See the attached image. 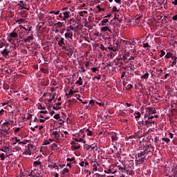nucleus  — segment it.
Here are the masks:
<instances>
[{
  "label": "nucleus",
  "instance_id": "f257e3e1",
  "mask_svg": "<svg viewBox=\"0 0 177 177\" xmlns=\"http://www.w3.org/2000/svg\"><path fill=\"white\" fill-rule=\"evenodd\" d=\"M60 12H61L59 15V17L62 19V20H64V21H66L67 19H68V17H70V11H64L63 10H60Z\"/></svg>",
  "mask_w": 177,
  "mask_h": 177
},
{
  "label": "nucleus",
  "instance_id": "f03ea898",
  "mask_svg": "<svg viewBox=\"0 0 177 177\" xmlns=\"http://www.w3.org/2000/svg\"><path fill=\"white\" fill-rule=\"evenodd\" d=\"M17 31H20L18 28H16L12 32L10 33V38H19V34H17Z\"/></svg>",
  "mask_w": 177,
  "mask_h": 177
},
{
  "label": "nucleus",
  "instance_id": "7ed1b4c3",
  "mask_svg": "<svg viewBox=\"0 0 177 177\" xmlns=\"http://www.w3.org/2000/svg\"><path fill=\"white\" fill-rule=\"evenodd\" d=\"M140 122H142V125H145V127H147V128H149V125L151 124H155V121H153V120H142Z\"/></svg>",
  "mask_w": 177,
  "mask_h": 177
},
{
  "label": "nucleus",
  "instance_id": "20e7f679",
  "mask_svg": "<svg viewBox=\"0 0 177 177\" xmlns=\"http://www.w3.org/2000/svg\"><path fill=\"white\" fill-rule=\"evenodd\" d=\"M148 111V114H156L157 111L156 110V108H151V107H148L147 109Z\"/></svg>",
  "mask_w": 177,
  "mask_h": 177
},
{
  "label": "nucleus",
  "instance_id": "39448f33",
  "mask_svg": "<svg viewBox=\"0 0 177 177\" xmlns=\"http://www.w3.org/2000/svg\"><path fill=\"white\" fill-rule=\"evenodd\" d=\"M34 39V35H30V36H28L26 38L24 39V42H31V41H32Z\"/></svg>",
  "mask_w": 177,
  "mask_h": 177
},
{
  "label": "nucleus",
  "instance_id": "423d86ee",
  "mask_svg": "<svg viewBox=\"0 0 177 177\" xmlns=\"http://www.w3.org/2000/svg\"><path fill=\"white\" fill-rule=\"evenodd\" d=\"M171 60H173L172 63L170 64L171 67H174V66L176 65L177 63V57L176 56H173L171 57Z\"/></svg>",
  "mask_w": 177,
  "mask_h": 177
},
{
  "label": "nucleus",
  "instance_id": "0eeeda50",
  "mask_svg": "<svg viewBox=\"0 0 177 177\" xmlns=\"http://www.w3.org/2000/svg\"><path fill=\"white\" fill-rule=\"evenodd\" d=\"M101 31H102L103 32H106V31H109V32H113L111 31V29H110V28H109L108 26H104L101 28Z\"/></svg>",
  "mask_w": 177,
  "mask_h": 177
},
{
  "label": "nucleus",
  "instance_id": "6e6552de",
  "mask_svg": "<svg viewBox=\"0 0 177 177\" xmlns=\"http://www.w3.org/2000/svg\"><path fill=\"white\" fill-rule=\"evenodd\" d=\"M64 37H65V38H66V39L68 38L73 39V32L65 33Z\"/></svg>",
  "mask_w": 177,
  "mask_h": 177
},
{
  "label": "nucleus",
  "instance_id": "1a4fd4ad",
  "mask_svg": "<svg viewBox=\"0 0 177 177\" xmlns=\"http://www.w3.org/2000/svg\"><path fill=\"white\" fill-rule=\"evenodd\" d=\"M101 24H102V26H107V25L110 24V21H109V20L107 19H104L101 21Z\"/></svg>",
  "mask_w": 177,
  "mask_h": 177
},
{
  "label": "nucleus",
  "instance_id": "9d476101",
  "mask_svg": "<svg viewBox=\"0 0 177 177\" xmlns=\"http://www.w3.org/2000/svg\"><path fill=\"white\" fill-rule=\"evenodd\" d=\"M9 53L10 51L6 48L3 51L1 52V54L3 55V56H8Z\"/></svg>",
  "mask_w": 177,
  "mask_h": 177
},
{
  "label": "nucleus",
  "instance_id": "9b49d317",
  "mask_svg": "<svg viewBox=\"0 0 177 177\" xmlns=\"http://www.w3.org/2000/svg\"><path fill=\"white\" fill-rule=\"evenodd\" d=\"M58 45L62 47L64 46V45H66V44L64 43V38L62 37L61 39L58 41Z\"/></svg>",
  "mask_w": 177,
  "mask_h": 177
},
{
  "label": "nucleus",
  "instance_id": "f8f14e48",
  "mask_svg": "<svg viewBox=\"0 0 177 177\" xmlns=\"http://www.w3.org/2000/svg\"><path fill=\"white\" fill-rule=\"evenodd\" d=\"M48 168L53 169V168H57V165L56 163L51 162V164L48 165Z\"/></svg>",
  "mask_w": 177,
  "mask_h": 177
},
{
  "label": "nucleus",
  "instance_id": "ddd939ff",
  "mask_svg": "<svg viewBox=\"0 0 177 177\" xmlns=\"http://www.w3.org/2000/svg\"><path fill=\"white\" fill-rule=\"evenodd\" d=\"M8 133H9L6 130H1L0 131V135H1V136H7Z\"/></svg>",
  "mask_w": 177,
  "mask_h": 177
},
{
  "label": "nucleus",
  "instance_id": "4468645a",
  "mask_svg": "<svg viewBox=\"0 0 177 177\" xmlns=\"http://www.w3.org/2000/svg\"><path fill=\"white\" fill-rule=\"evenodd\" d=\"M171 58L174 57L173 54L171 53V52L167 53L166 54V55L165 56V59H171Z\"/></svg>",
  "mask_w": 177,
  "mask_h": 177
},
{
  "label": "nucleus",
  "instance_id": "2eb2a0df",
  "mask_svg": "<svg viewBox=\"0 0 177 177\" xmlns=\"http://www.w3.org/2000/svg\"><path fill=\"white\" fill-rule=\"evenodd\" d=\"M1 151H3L4 153H8L9 151V147L6 146L1 149Z\"/></svg>",
  "mask_w": 177,
  "mask_h": 177
},
{
  "label": "nucleus",
  "instance_id": "dca6fc26",
  "mask_svg": "<svg viewBox=\"0 0 177 177\" xmlns=\"http://www.w3.org/2000/svg\"><path fill=\"white\" fill-rule=\"evenodd\" d=\"M75 85H82V77H79V80L75 82Z\"/></svg>",
  "mask_w": 177,
  "mask_h": 177
},
{
  "label": "nucleus",
  "instance_id": "f3484780",
  "mask_svg": "<svg viewBox=\"0 0 177 177\" xmlns=\"http://www.w3.org/2000/svg\"><path fill=\"white\" fill-rule=\"evenodd\" d=\"M118 137H117V133H113L112 136H111V140H112V142H115V140H117Z\"/></svg>",
  "mask_w": 177,
  "mask_h": 177
},
{
  "label": "nucleus",
  "instance_id": "a211bd4d",
  "mask_svg": "<svg viewBox=\"0 0 177 177\" xmlns=\"http://www.w3.org/2000/svg\"><path fill=\"white\" fill-rule=\"evenodd\" d=\"M73 147L75 150H78L80 149L81 146H80V144L78 143H75Z\"/></svg>",
  "mask_w": 177,
  "mask_h": 177
},
{
  "label": "nucleus",
  "instance_id": "6ab92c4d",
  "mask_svg": "<svg viewBox=\"0 0 177 177\" xmlns=\"http://www.w3.org/2000/svg\"><path fill=\"white\" fill-rule=\"evenodd\" d=\"M86 132L87 136H92V135H93V132H92V131H90L89 129H86Z\"/></svg>",
  "mask_w": 177,
  "mask_h": 177
},
{
  "label": "nucleus",
  "instance_id": "aec40b11",
  "mask_svg": "<svg viewBox=\"0 0 177 177\" xmlns=\"http://www.w3.org/2000/svg\"><path fill=\"white\" fill-rule=\"evenodd\" d=\"M54 26H55V27H59V28H62V27H63V23L58 21Z\"/></svg>",
  "mask_w": 177,
  "mask_h": 177
},
{
  "label": "nucleus",
  "instance_id": "412c9836",
  "mask_svg": "<svg viewBox=\"0 0 177 177\" xmlns=\"http://www.w3.org/2000/svg\"><path fill=\"white\" fill-rule=\"evenodd\" d=\"M134 115H135V118H140V117H142L140 112H137V111L134 113Z\"/></svg>",
  "mask_w": 177,
  "mask_h": 177
},
{
  "label": "nucleus",
  "instance_id": "4be33fe9",
  "mask_svg": "<svg viewBox=\"0 0 177 177\" xmlns=\"http://www.w3.org/2000/svg\"><path fill=\"white\" fill-rule=\"evenodd\" d=\"M53 135L55 138H60V134L57 131H53Z\"/></svg>",
  "mask_w": 177,
  "mask_h": 177
},
{
  "label": "nucleus",
  "instance_id": "5701e85b",
  "mask_svg": "<svg viewBox=\"0 0 177 177\" xmlns=\"http://www.w3.org/2000/svg\"><path fill=\"white\" fill-rule=\"evenodd\" d=\"M66 161H69V162H73V164H74L75 162V158H68L66 159Z\"/></svg>",
  "mask_w": 177,
  "mask_h": 177
},
{
  "label": "nucleus",
  "instance_id": "b1692460",
  "mask_svg": "<svg viewBox=\"0 0 177 177\" xmlns=\"http://www.w3.org/2000/svg\"><path fill=\"white\" fill-rule=\"evenodd\" d=\"M149 149H153V146L147 145L145 148H144V151H149Z\"/></svg>",
  "mask_w": 177,
  "mask_h": 177
},
{
  "label": "nucleus",
  "instance_id": "393cba45",
  "mask_svg": "<svg viewBox=\"0 0 177 177\" xmlns=\"http://www.w3.org/2000/svg\"><path fill=\"white\" fill-rule=\"evenodd\" d=\"M149 73H145L144 75L141 77V78H142L143 80H147V78H149Z\"/></svg>",
  "mask_w": 177,
  "mask_h": 177
},
{
  "label": "nucleus",
  "instance_id": "a878e982",
  "mask_svg": "<svg viewBox=\"0 0 177 177\" xmlns=\"http://www.w3.org/2000/svg\"><path fill=\"white\" fill-rule=\"evenodd\" d=\"M162 140L163 142H165L166 143H169L171 142V140H169V138H162Z\"/></svg>",
  "mask_w": 177,
  "mask_h": 177
},
{
  "label": "nucleus",
  "instance_id": "bb28decb",
  "mask_svg": "<svg viewBox=\"0 0 177 177\" xmlns=\"http://www.w3.org/2000/svg\"><path fill=\"white\" fill-rule=\"evenodd\" d=\"M24 21V19L21 18L20 19H17L16 21V23H17V24H21Z\"/></svg>",
  "mask_w": 177,
  "mask_h": 177
},
{
  "label": "nucleus",
  "instance_id": "cd10ccee",
  "mask_svg": "<svg viewBox=\"0 0 177 177\" xmlns=\"http://www.w3.org/2000/svg\"><path fill=\"white\" fill-rule=\"evenodd\" d=\"M160 57H162L163 56H165V51H164V50H160Z\"/></svg>",
  "mask_w": 177,
  "mask_h": 177
},
{
  "label": "nucleus",
  "instance_id": "c85d7f7f",
  "mask_svg": "<svg viewBox=\"0 0 177 177\" xmlns=\"http://www.w3.org/2000/svg\"><path fill=\"white\" fill-rule=\"evenodd\" d=\"M94 176H95V177H106V174H104V175H100V174H99L98 173H95V174H94Z\"/></svg>",
  "mask_w": 177,
  "mask_h": 177
},
{
  "label": "nucleus",
  "instance_id": "c756f323",
  "mask_svg": "<svg viewBox=\"0 0 177 177\" xmlns=\"http://www.w3.org/2000/svg\"><path fill=\"white\" fill-rule=\"evenodd\" d=\"M41 164H42L41 162H38V161H35L33 162V165H35V167H38V165H41Z\"/></svg>",
  "mask_w": 177,
  "mask_h": 177
},
{
  "label": "nucleus",
  "instance_id": "7c9ffc66",
  "mask_svg": "<svg viewBox=\"0 0 177 177\" xmlns=\"http://www.w3.org/2000/svg\"><path fill=\"white\" fill-rule=\"evenodd\" d=\"M53 118H55V120H60V115L56 114L53 116Z\"/></svg>",
  "mask_w": 177,
  "mask_h": 177
},
{
  "label": "nucleus",
  "instance_id": "2f4dec72",
  "mask_svg": "<svg viewBox=\"0 0 177 177\" xmlns=\"http://www.w3.org/2000/svg\"><path fill=\"white\" fill-rule=\"evenodd\" d=\"M143 48H151V46L149 45V43H144Z\"/></svg>",
  "mask_w": 177,
  "mask_h": 177
},
{
  "label": "nucleus",
  "instance_id": "473e14b6",
  "mask_svg": "<svg viewBox=\"0 0 177 177\" xmlns=\"http://www.w3.org/2000/svg\"><path fill=\"white\" fill-rule=\"evenodd\" d=\"M108 49H109V50H113V52H117L116 48L109 47Z\"/></svg>",
  "mask_w": 177,
  "mask_h": 177
},
{
  "label": "nucleus",
  "instance_id": "72a5a7b5",
  "mask_svg": "<svg viewBox=\"0 0 177 177\" xmlns=\"http://www.w3.org/2000/svg\"><path fill=\"white\" fill-rule=\"evenodd\" d=\"M68 172H70V170H68V169H67V168H65V169H64L62 174H66V173L67 174Z\"/></svg>",
  "mask_w": 177,
  "mask_h": 177
},
{
  "label": "nucleus",
  "instance_id": "f704fd0d",
  "mask_svg": "<svg viewBox=\"0 0 177 177\" xmlns=\"http://www.w3.org/2000/svg\"><path fill=\"white\" fill-rule=\"evenodd\" d=\"M132 88H133V86L132 84H128L127 85V89L129 91H131V89H132Z\"/></svg>",
  "mask_w": 177,
  "mask_h": 177
},
{
  "label": "nucleus",
  "instance_id": "c9c22d12",
  "mask_svg": "<svg viewBox=\"0 0 177 177\" xmlns=\"http://www.w3.org/2000/svg\"><path fill=\"white\" fill-rule=\"evenodd\" d=\"M96 104H98V106H104V102H98L97 101H95Z\"/></svg>",
  "mask_w": 177,
  "mask_h": 177
},
{
  "label": "nucleus",
  "instance_id": "e433bc0d",
  "mask_svg": "<svg viewBox=\"0 0 177 177\" xmlns=\"http://www.w3.org/2000/svg\"><path fill=\"white\" fill-rule=\"evenodd\" d=\"M118 9H117V7L116 6H113V8H112V12H118Z\"/></svg>",
  "mask_w": 177,
  "mask_h": 177
},
{
  "label": "nucleus",
  "instance_id": "4c0bfd02",
  "mask_svg": "<svg viewBox=\"0 0 177 177\" xmlns=\"http://www.w3.org/2000/svg\"><path fill=\"white\" fill-rule=\"evenodd\" d=\"M70 8H68V7H65L61 9V10H64V11H70Z\"/></svg>",
  "mask_w": 177,
  "mask_h": 177
},
{
  "label": "nucleus",
  "instance_id": "58836bf2",
  "mask_svg": "<svg viewBox=\"0 0 177 177\" xmlns=\"http://www.w3.org/2000/svg\"><path fill=\"white\" fill-rule=\"evenodd\" d=\"M100 49H101V50H106V48L104 47V46L103 44L100 45Z\"/></svg>",
  "mask_w": 177,
  "mask_h": 177
},
{
  "label": "nucleus",
  "instance_id": "ea45409f",
  "mask_svg": "<svg viewBox=\"0 0 177 177\" xmlns=\"http://www.w3.org/2000/svg\"><path fill=\"white\" fill-rule=\"evenodd\" d=\"M153 118H154V116L152 115L151 114L149 113L148 120H153Z\"/></svg>",
  "mask_w": 177,
  "mask_h": 177
},
{
  "label": "nucleus",
  "instance_id": "a19ab883",
  "mask_svg": "<svg viewBox=\"0 0 177 177\" xmlns=\"http://www.w3.org/2000/svg\"><path fill=\"white\" fill-rule=\"evenodd\" d=\"M0 158H1V160L3 161V160H5V153H1Z\"/></svg>",
  "mask_w": 177,
  "mask_h": 177
},
{
  "label": "nucleus",
  "instance_id": "79ce46f5",
  "mask_svg": "<svg viewBox=\"0 0 177 177\" xmlns=\"http://www.w3.org/2000/svg\"><path fill=\"white\" fill-rule=\"evenodd\" d=\"M40 114H48V111H40Z\"/></svg>",
  "mask_w": 177,
  "mask_h": 177
},
{
  "label": "nucleus",
  "instance_id": "37998d69",
  "mask_svg": "<svg viewBox=\"0 0 177 177\" xmlns=\"http://www.w3.org/2000/svg\"><path fill=\"white\" fill-rule=\"evenodd\" d=\"M91 70H92L93 73H96V71H97V68L93 67L91 68Z\"/></svg>",
  "mask_w": 177,
  "mask_h": 177
},
{
  "label": "nucleus",
  "instance_id": "c03bdc74",
  "mask_svg": "<svg viewBox=\"0 0 177 177\" xmlns=\"http://www.w3.org/2000/svg\"><path fill=\"white\" fill-rule=\"evenodd\" d=\"M13 140H15L16 141V142H14V145H16V143H19V141H20V140H18L17 138H13Z\"/></svg>",
  "mask_w": 177,
  "mask_h": 177
},
{
  "label": "nucleus",
  "instance_id": "a18cd8bd",
  "mask_svg": "<svg viewBox=\"0 0 177 177\" xmlns=\"http://www.w3.org/2000/svg\"><path fill=\"white\" fill-rule=\"evenodd\" d=\"M127 56H129V54H127V55H123V57H122V59H123V60L125 62V60H127V59H128L127 57Z\"/></svg>",
  "mask_w": 177,
  "mask_h": 177
},
{
  "label": "nucleus",
  "instance_id": "49530a36",
  "mask_svg": "<svg viewBox=\"0 0 177 177\" xmlns=\"http://www.w3.org/2000/svg\"><path fill=\"white\" fill-rule=\"evenodd\" d=\"M135 174V171H133V170H131L129 172V175H131L132 176V175Z\"/></svg>",
  "mask_w": 177,
  "mask_h": 177
},
{
  "label": "nucleus",
  "instance_id": "de8ad7c7",
  "mask_svg": "<svg viewBox=\"0 0 177 177\" xmlns=\"http://www.w3.org/2000/svg\"><path fill=\"white\" fill-rule=\"evenodd\" d=\"M79 15H80V16H81V17H84L85 14L83 12V11H81L79 12Z\"/></svg>",
  "mask_w": 177,
  "mask_h": 177
},
{
  "label": "nucleus",
  "instance_id": "09e8293b",
  "mask_svg": "<svg viewBox=\"0 0 177 177\" xmlns=\"http://www.w3.org/2000/svg\"><path fill=\"white\" fill-rule=\"evenodd\" d=\"M143 156H145V152H140L138 153V157H143Z\"/></svg>",
  "mask_w": 177,
  "mask_h": 177
},
{
  "label": "nucleus",
  "instance_id": "8fccbe9b",
  "mask_svg": "<svg viewBox=\"0 0 177 177\" xmlns=\"http://www.w3.org/2000/svg\"><path fill=\"white\" fill-rule=\"evenodd\" d=\"M32 118V115L28 114L27 117V120H31Z\"/></svg>",
  "mask_w": 177,
  "mask_h": 177
},
{
  "label": "nucleus",
  "instance_id": "3c124183",
  "mask_svg": "<svg viewBox=\"0 0 177 177\" xmlns=\"http://www.w3.org/2000/svg\"><path fill=\"white\" fill-rule=\"evenodd\" d=\"M69 95H71V96H73V95H74V91L70 89V91H69Z\"/></svg>",
  "mask_w": 177,
  "mask_h": 177
},
{
  "label": "nucleus",
  "instance_id": "603ef678",
  "mask_svg": "<svg viewBox=\"0 0 177 177\" xmlns=\"http://www.w3.org/2000/svg\"><path fill=\"white\" fill-rule=\"evenodd\" d=\"M53 99H55V95H53L51 99H49V100H48V103H51L52 101L53 100Z\"/></svg>",
  "mask_w": 177,
  "mask_h": 177
},
{
  "label": "nucleus",
  "instance_id": "864d4df0",
  "mask_svg": "<svg viewBox=\"0 0 177 177\" xmlns=\"http://www.w3.org/2000/svg\"><path fill=\"white\" fill-rule=\"evenodd\" d=\"M172 20L177 21V15L172 17Z\"/></svg>",
  "mask_w": 177,
  "mask_h": 177
},
{
  "label": "nucleus",
  "instance_id": "5fc2aeb1",
  "mask_svg": "<svg viewBox=\"0 0 177 177\" xmlns=\"http://www.w3.org/2000/svg\"><path fill=\"white\" fill-rule=\"evenodd\" d=\"M95 104V100H92L89 102V104H92L93 106V104Z\"/></svg>",
  "mask_w": 177,
  "mask_h": 177
},
{
  "label": "nucleus",
  "instance_id": "6e6d98bb",
  "mask_svg": "<svg viewBox=\"0 0 177 177\" xmlns=\"http://www.w3.org/2000/svg\"><path fill=\"white\" fill-rule=\"evenodd\" d=\"M125 77V72H122L121 75V79L122 80Z\"/></svg>",
  "mask_w": 177,
  "mask_h": 177
},
{
  "label": "nucleus",
  "instance_id": "4d7b16f0",
  "mask_svg": "<svg viewBox=\"0 0 177 177\" xmlns=\"http://www.w3.org/2000/svg\"><path fill=\"white\" fill-rule=\"evenodd\" d=\"M116 3H118L119 5H121V0H114Z\"/></svg>",
  "mask_w": 177,
  "mask_h": 177
},
{
  "label": "nucleus",
  "instance_id": "13d9d810",
  "mask_svg": "<svg viewBox=\"0 0 177 177\" xmlns=\"http://www.w3.org/2000/svg\"><path fill=\"white\" fill-rule=\"evenodd\" d=\"M34 122H39V120H38V118L35 117L34 119Z\"/></svg>",
  "mask_w": 177,
  "mask_h": 177
},
{
  "label": "nucleus",
  "instance_id": "bf43d9fd",
  "mask_svg": "<svg viewBox=\"0 0 177 177\" xmlns=\"http://www.w3.org/2000/svg\"><path fill=\"white\" fill-rule=\"evenodd\" d=\"M130 46L131 49H135V48H136V46H135V44H131Z\"/></svg>",
  "mask_w": 177,
  "mask_h": 177
},
{
  "label": "nucleus",
  "instance_id": "052dcab7",
  "mask_svg": "<svg viewBox=\"0 0 177 177\" xmlns=\"http://www.w3.org/2000/svg\"><path fill=\"white\" fill-rule=\"evenodd\" d=\"M172 4L174 5L175 6H176V5H177V0H174V1H172Z\"/></svg>",
  "mask_w": 177,
  "mask_h": 177
},
{
  "label": "nucleus",
  "instance_id": "680f3d73",
  "mask_svg": "<svg viewBox=\"0 0 177 177\" xmlns=\"http://www.w3.org/2000/svg\"><path fill=\"white\" fill-rule=\"evenodd\" d=\"M55 15H60V13H61V11L60 10H58L57 12H54Z\"/></svg>",
  "mask_w": 177,
  "mask_h": 177
},
{
  "label": "nucleus",
  "instance_id": "e2e57ef3",
  "mask_svg": "<svg viewBox=\"0 0 177 177\" xmlns=\"http://www.w3.org/2000/svg\"><path fill=\"white\" fill-rule=\"evenodd\" d=\"M20 131V127H18L17 129H15V132L17 133Z\"/></svg>",
  "mask_w": 177,
  "mask_h": 177
},
{
  "label": "nucleus",
  "instance_id": "0e129e2a",
  "mask_svg": "<svg viewBox=\"0 0 177 177\" xmlns=\"http://www.w3.org/2000/svg\"><path fill=\"white\" fill-rule=\"evenodd\" d=\"M145 160H146V157H143V158H141L142 164H143V162H145Z\"/></svg>",
  "mask_w": 177,
  "mask_h": 177
},
{
  "label": "nucleus",
  "instance_id": "69168bd1",
  "mask_svg": "<svg viewBox=\"0 0 177 177\" xmlns=\"http://www.w3.org/2000/svg\"><path fill=\"white\" fill-rule=\"evenodd\" d=\"M81 142H82L83 143H85V141L84 140V139L80 138L79 139V142L81 143Z\"/></svg>",
  "mask_w": 177,
  "mask_h": 177
},
{
  "label": "nucleus",
  "instance_id": "338daca9",
  "mask_svg": "<svg viewBox=\"0 0 177 177\" xmlns=\"http://www.w3.org/2000/svg\"><path fill=\"white\" fill-rule=\"evenodd\" d=\"M3 125H10V122H6L3 123Z\"/></svg>",
  "mask_w": 177,
  "mask_h": 177
},
{
  "label": "nucleus",
  "instance_id": "774afa93",
  "mask_svg": "<svg viewBox=\"0 0 177 177\" xmlns=\"http://www.w3.org/2000/svg\"><path fill=\"white\" fill-rule=\"evenodd\" d=\"M85 164V162L84 161H82L80 163V167H84V165Z\"/></svg>",
  "mask_w": 177,
  "mask_h": 177
}]
</instances>
